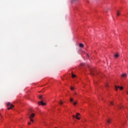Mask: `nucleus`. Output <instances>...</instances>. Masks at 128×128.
<instances>
[{"label": "nucleus", "mask_w": 128, "mask_h": 128, "mask_svg": "<svg viewBox=\"0 0 128 128\" xmlns=\"http://www.w3.org/2000/svg\"><path fill=\"white\" fill-rule=\"evenodd\" d=\"M34 114H32L29 117V118L30 120V122H34V119H32L33 118H34Z\"/></svg>", "instance_id": "f257e3e1"}, {"label": "nucleus", "mask_w": 128, "mask_h": 128, "mask_svg": "<svg viewBox=\"0 0 128 128\" xmlns=\"http://www.w3.org/2000/svg\"><path fill=\"white\" fill-rule=\"evenodd\" d=\"M6 106H10L8 108V110H12V108H13L14 106L13 104H10V102H8L6 104Z\"/></svg>", "instance_id": "f03ea898"}, {"label": "nucleus", "mask_w": 128, "mask_h": 128, "mask_svg": "<svg viewBox=\"0 0 128 128\" xmlns=\"http://www.w3.org/2000/svg\"><path fill=\"white\" fill-rule=\"evenodd\" d=\"M90 74L92 76H96V74H98V73L96 72V70H90Z\"/></svg>", "instance_id": "7ed1b4c3"}, {"label": "nucleus", "mask_w": 128, "mask_h": 128, "mask_svg": "<svg viewBox=\"0 0 128 128\" xmlns=\"http://www.w3.org/2000/svg\"><path fill=\"white\" fill-rule=\"evenodd\" d=\"M118 88H120V90H124V87L115 86L116 90H118Z\"/></svg>", "instance_id": "20e7f679"}, {"label": "nucleus", "mask_w": 128, "mask_h": 128, "mask_svg": "<svg viewBox=\"0 0 128 128\" xmlns=\"http://www.w3.org/2000/svg\"><path fill=\"white\" fill-rule=\"evenodd\" d=\"M38 104L39 106H46V103H44L42 101L38 102Z\"/></svg>", "instance_id": "39448f33"}, {"label": "nucleus", "mask_w": 128, "mask_h": 128, "mask_svg": "<svg viewBox=\"0 0 128 128\" xmlns=\"http://www.w3.org/2000/svg\"><path fill=\"white\" fill-rule=\"evenodd\" d=\"M80 113H76V120H80Z\"/></svg>", "instance_id": "423d86ee"}, {"label": "nucleus", "mask_w": 128, "mask_h": 128, "mask_svg": "<svg viewBox=\"0 0 128 128\" xmlns=\"http://www.w3.org/2000/svg\"><path fill=\"white\" fill-rule=\"evenodd\" d=\"M121 76H122V78H126V76H128V75L126 74V73H123V74L121 75Z\"/></svg>", "instance_id": "0eeeda50"}, {"label": "nucleus", "mask_w": 128, "mask_h": 128, "mask_svg": "<svg viewBox=\"0 0 128 128\" xmlns=\"http://www.w3.org/2000/svg\"><path fill=\"white\" fill-rule=\"evenodd\" d=\"M106 124H110V122H112V120L108 119V120H106Z\"/></svg>", "instance_id": "6e6552de"}, {"label": "nucleus", "mask_w": 128, "mask_h": 128, "mask_svg": "<svg viewBox=\"0 0 128 128\" xmlns=\"http://www.w3.org/2000/svg\"><path fill=\"white\" fill-rule=\"evenodd\" d=\"M115 58H118V56H120V55L118 54H116L114 56Z\"/></svg>", "instance_id": "1a4fd4ad"}, {"label": "nucleus", "mask_w": 128, "mask_h": 128, "mask_svg": "<svg viewBox=\"0 0 128 128\" xmlns=\"http://www.w3.org/2000/svg\"><path fill=\"white\" fill-rule=\"evenodd\" d=\"M79 46H80V48H84V44H82V43L80 44Z\"/></svg>", "instance_id": "9d476101"}, {"label": "nucleus", "mask_w": 128, "mask_h": 128, "mask_svg": "<svg viewBox=\"0 0 128 128\" xmlns=\"http://www.w3.org/2000/svg\"><path fill=\"white\" fill-rule=\"evenodd\" d=\"M120 12L119 11L117 12H116L117 16H120Z\"/></svg>", "instance_id": "9b49d317"}, {"label": "nucleus", "mask_w": 128, "mask_h": 128, "mask_svg": "<svg viewBox=\"0 0 128 128\" xmlns=\"http://www.w3.org/2000/svg\"><path fill=\"white\" fill-rule=\"evenodd\" d=\"M110 106H114V102H110Z\"/></svg>", "instance_id": "f8f14e48"}, {"label": "nucleus", "mask_w": 128, "mask_h": 128, "mask_svg": "<svg viewBox=\"0 0 128 128\" xmlns=\"http://www.w3.org/2000/svg\"><path fill=\"white\" fill-rule=\"evenodd\" d=\"M122 108H123L122 106H118V108L120 110H121Z\"/></svg>", "instance_id": "ddd939ff"}, {"label": "nucleus", "mask_w": 128, "mask_h": 128, "mask_svg": "<svg viewBox=\"0 0 128 128\" xmlns=\"http://www.w3.org/2000/svg\"><path fill=\"white\" fill-rule=\"evenodd\" d=\"M72 78H76V75L72 73Z\"/></svg>", "instance_id": "4468645a"}, {"label": "nucleus", "mask_w": 128, "mask_h": 128, "mask_svg": "<svg viewBox=\"0 0 128 128\" xmlns=\"http://www.w3.org/2000/svg\"><path fill=\"white\" fill-rule=\"evenodd\" d=\"M39 98H40V100H42V96L40 95V96H39Z\"/></svg>", "instance_id": "2eb2a0df"}, {"label": "nucleus", "mask_w": 128, "mask_h": 128, "mask_svg": "<svg viewBox=\"0 0 128 128\" xmlns=\"http://www.w3.org/2000/svg\"><path fill=\"white\" fill-rule=\"evenodd\" d=\"M73 101H74V99H72V98H70V102H72Z\"/></svg>", "instance_id": "dca6fc26"}, {"label": "nucleus", "mask_w": 128, "mask_h": 128, "mask_svg": "<svg viewBox=\"0 0 128 128\" xmlns=\"http://www.w3.org/2000/svg\"><path fill=\"white\" fill-rule=\"evenodd\" d=\"M58 104H59L62 105V102L60 101V102H58Z\"/></svg>", "instance_id": "f3484780"}, {"label": "nucleus", "mask_w": 128, "mask_h": 128, "mask_svg": "<svg viewBox=\"0 0 128 128\" xmlns=\"http://www.w3.org/2000/svg\"><path fill=\"white\" fill-rule=\"evenodd\" d=\"M78 104V102H73V104H74V106H76V104Z\"/></svg>", "instance_id": "a211bd4d"}, {"label": "nucleus", "mask_w": 128, "mask_h": 128, "mask_svg": "<svg viewBox=\"0 0 128 128\" xmlns=\"http://www.w3.org/2000/svg\"><path fill=\"white\" fill-rule=\"evenodd\" d=\"M105 86H106V88H108V84H105Z\"/></svg>", "instance_id": "6ab92c4d"}, {"label": "nucleus", "mask_w": 128, "mask_h": 128, "mask_svg": "<svg viewBox=\"0 0 128 128\" xmlns=\"http://www.w3.org/2000/svg\"><path fill=\"white\" fill-rule=\"evenodd\" d=\"M72 116L73 118H76V116L72 115Z\"/></svg>", "instance_id": "aec40b11"}, {"label": "nucleus", "mask_w": 128, "mask_h": 128, "mask_svg": "<svg viewBox=\"0 0 128 128\" xmlns=\"http://www.w3.org/2000/svg\"><path fill=\"white\" fill-rule=\"evenodd\" d=\"M71 90H74V88L71 87Z\"/></svg>", "instance_id": "412c9836"}, {"label": "nucleus", "mask_w": 128, "mask_h": 128, "mask_svg": "<svg viewBox=\"0 0 128 128\" xmlns=\"http://www.w3.org/2000/svg\"><path fill=\"white\" fill-rule=\"evenodd\" d=\"M88 58V56H90L88 55V54H86Z\"/></svg>", "instance_id": "4be33fe9"}, {"label": "nucleus", "mask_w": 128, "mask_h": 128, "mask_svg": "<svg viewBox=\"0 0 128 128\" xmlns=\"http://www.w3.org/2000/svg\"><path fill=\"white\" fill-rule=\"evenodd\" d=\"M28 124H30V122H28Z\"/></svg>", "instance_id": "5701e85b"}, {"label": "nucleus", "mask_w": 128, "mask_h": 128, "mask_svg": "<svg viewBox=\"0 0 128 128\" xmlns=\"http://www.w3.org/2000/svg\"><path fill=\"white\" fill-rule=\"evenodd\" d=\"M126 94H128V90L126 91Z\"/></svg>", "instance_id": "b1692460"}, {"label": "nucleus", "mask_w": 128, "mask_h": 128, "mask_svg": "<svg viewBox=\"0 0 128 128\" xmlns=\"http://www.w3.org/2000/svg\"><path fill=\"white\" fill-rule=\"evenodd\" d=\"M75 94H76V93H75Z\"/></svg>", "instance_id": "393cba45"}, {"label": "nucleus", "mask_w": 128, "mask_h": 128, "mask_svg": "<svg viewBox=\"0 0 128 128\" xmlns=\"http://www.w3.org/2000/svg\"><path fill=\"white\" fill-rule=\"evenodd\" d=\"M108 10H109V8H108Z\"/></svg>", "instance_id": "a878e982"}]
</instances>
